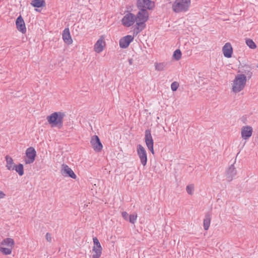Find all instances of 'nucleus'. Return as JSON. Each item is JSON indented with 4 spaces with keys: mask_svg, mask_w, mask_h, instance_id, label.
<instances>
[{
    "mask_svg": "<svg viewBox=\"0 0 258 258\" xmlns=\"http://www.w3.org/2000/svg\"><path fill=\"white\" fill-rule=\"evenodd\" d=\"M62 39L64 43L68 44H71L73 43V39L70 34L69 28H66L62 32Z\"/></svg>",
    "mask_w": 258,
    "mask_h": 258,
    "instance_id": "a211bd4d",
    "label": "nucleus"
},
{
    "mask_svg": "<svg viewBox=\"0 0 258 258\" xmlns=\"http://www.w3.org/2000/svg\"><path fill=\"white\" fill-rule=\"evenodd\" d=\"M139 11L135 15L136 22L141 23L143 24H146L149 17V14L145 9H138Z\"/></svg>",
    "mask_w": 258,
    "mask_h": 258,
    "instance_id": "39448f33",
    "label": "nucleus"
},
{
    "mask_svg": "<svg viewBox=\"0 0 258 258\" xmlns=\"http://www.w3.org/2000/svg\"><path fill=\"white\" fill-rule=\"evenodd\" d=\"M190 0H175L173 3L172 9L176 13L187 11L190 6Z\"/></svg>",
    "mask_w": 258,
    "mask_h": 258,
    "instance_id": "f03ea898",
    "label": "nucleus"
},
{
    "mask_svg": "<svg viewBox=\"0 0 258 258\" xmlns=\"http://www.w3.org/2000/svg\"><path fill=\"white\" fill-rule=\"evenodd\" d=\"M105 45L103 36H101L96 42L94 45V50L97 53H100L103 51Z\"/></svg>",
    "mask_w": 258,
    "mask_h": 258,
    "instance_id": "f3484780",
    "label": "nucleus"
},
{
    "mask_svg": "<svg viewBox=\"0 0 258 258\" xmlns=\"http://www.w3.org/2000/svg\"><path fill=\"white\" fill-rule=\"evenodd\" d=\"M45 237H46V240L48 241V242H51V234L47 232L46 234V235H45Z\"/></svg>",
    "mask_w": 258,
    "mask_h": 258,
    "instance_id": "f704fd0d",
    "label": "nucleus"
},
{
    "mask_svg": "<svg viewBox=\"0 0 258 258\" xmlns=\"http://www.w3.org/2000/svg\"><path fill=\"white\" fill-rule=\"evenodd\" d=\"M222 51L225 57H231L233 53V48L231 43L229 42L226 43L222 48Z\"/></svg>",
    "mask_w": 258,
    "mask_h": 258,
    "instance_id": "dca6fc26",
    "label": "nucleus"
},
{
    "mask_svg": "<svg viewBox=\"0 0 258 258\" xmlns=\"http://www.w3.org/2000/svg\"><path fill=\"white\" fill-rule=\"evenodd\" d=\"M60 173L64 177H68L73 179H76L77 176L73 170L66 164H62Z\"/></svg>",
    "mask_w": 258,
    "mask_h": 258,
    "instance_id": "f8f14e48",
    "label": "nucleus"
},
{
    "mask_svg": "<svg viewBox=\"0 0 258 258\" xmlns=\"http://www.w3.org/2000/svg\"><path fill=\"white\" fill-rule=\"evenodd\" d=\"M5 160L6 161V167L7 169L9 170H14V167L16 164L14 162L13 158L8 155L5 157Z\"/></svg>",
    "mask_w": 258,
    "mask_h": 258,
    "instance_id": "412c9836",
    "label": "nucleus"
},
{
    "mask_svg": "<svg viewBox=\"0 0 258 258\" xmlns=\"http://www.w3.org/2000/svg\"><path fill=\"white\" fill-rule=\"evenodd\" d=\"M246 82V77L245 74H238L234 80L232 91L235 93L239 92L244 88Z\"/></svg>",
    "mask_w": 258,
    "mask_h": 258,
    "instance_id": "7ed1b4c3",
    "label": "nucleus"
},
{
    "mask_svg": "<svg viewBox=\"0 0 258 258\" xmlns=\"http://www.w3.org/2000/svg\"><path fill=\"white\" fill-rule=\"evenodd\" d=\"M211 220V214L208 212L205 214L203 221L204 228L205 230H207L209 229L210 225Z\"/></svg>",
    "mask_w": 258,
    "mask_h": 258,
    "instance_id": "4be33fe9",
    "label": "nucleus"
},
{
    "mask_svg": "<svg viewBox=\"0 0 258 258\" xmlns=\"http://www.w3.org/2000/svg\"><path fill=\"white\" fill-rule=\"evenodd\" d=\"M5 196V194L3 191L0 190V199H3Z\"/></svg>",
    "mask_w": 258,
    "mask_h": 258,
    "instance_id": "c9c22d12",
    "label": "nucleus"
},
{
    "mask_svg": "<svg viewBox=\"0 0 258 258\" xmlns=\"http://www.w3.org/2000/svg\"><path fill=\"white\" fill-rule=\"evenodd\" d=\"M165 64L164 63H156L155 69L158 71H161L164 70Z\"/></svg>",
    "mask_w": 258,
    "mask_h": 258,
    "instance_id": "c756f323",
    "label": "nucleus"
},
{
    "mask_svg": "<svg viewBox=\"0 0 258 258\" xmlns=\"http://www.w3.org/2000/svg\"><path fill=\"white\" fill-rule=\"evenodd\" d=\"M179 87V83L177 82L172 83L171 85V88L173 91H176Z\"/></svg>",
    "mask_w": 258,
    "mask_h": 258,
    "instance_id": "473e14b6",
    "label": "nucleus"
},
{
    "mask_svg": "<svg viewBox=\"0 0 258 258\" xmlns=\"http://www.w3.org/2000/svg\"><path fill=\"white\" fill-rule=\"evenodd\" d=\"M146 27V24H143L141 23L136 22V25L134 26L133 30V36L134 37L137 36L139 33L142 32Z\"/></svg>",
    "mask_w": 258,
    "mask_h": 258,
    "instance_id": "aec40b11",
    "label": "nucleus"
},
{
    "mask_svg": "<svg viewBox=\"0 0 258 258\" xmlns=\"http://www.w3.org/2000/svg\"><path fill=\"white\" fill-rule=\"evenodd\" d=\"M12 248L0 246V251L5 255L10 254L12 253Z\"/></svg>",
    "mask_w": 258,
    "mask_h": 258,
    "instance_id": "c85d7f7f",
    "label": "nucleus"
},
{
    "mask_svg": "<svg viewBox=\"0 0 258 258\" xmlns=\"http://www.w3.org/2000/svg\"><path fill=\"white\" fill-rule=\"evenodd\" d=\"M137 151L142 164L145 166L147 162V155L145 149L141 145L139 144L137 147Z\"/></svg>",
    "mask_w": 258,
    "mask_h": 258,
    "instance_id": "1a4fd4ad",
    "label": "nucleus"
},
{
    "mask_svg": "<svg viewBox=\"0 0 258 258\" xmlns=\"http://www.w3.org/2000/svg\"><path fill=\"white\" fill-rule=\"evenodd\" d=\"M137 218V214H131L130 215L128 220L129 222L132 224H134L135 222L136 221Z\"/></svg>",
    "mask_w": 258,
    "mask_h": 258,
    "instance_id": "2f4dec72",
    "label": "nucleus"
},
{
    "mask_svg": "<svg viewBox=\"0 0 258 258\" xmlns=\"http://www.w3.org/2000/svg\"><path fill=\"white\" fill-rule=\"evenodd\" d=\"M90 144L95 152H100L102 150L103 145L99 138L97 136L94 135L92 137L90 141Z\"/></svg>",
    "mask_w": 258,
    "mask_h": 258,
    "instance_id": "9b49d317",
    "label": "nucleus"
},
{
    "mask_svg": "<svg viewBox=\"0 0 258 258\" xmlns=\"http://www.w3.org/2000/svg\"><path fill=\"white\" fill-rule=\"evenodd\" d=\"M136 6L138 9H145L147 11L153 10L155 4L154 1L151 0H137Z\"/></svg>",
    "mask_w": 258,
    "mask_h": 258,
    "instance_id": "20e7f679",
    "label": "nucleus"
},
{
    "mask_svg": "<svg viewBox=\"0 0 258 258\" xmlns=\"http://www.w3.org/2000/svg\"><path fill=\"white\" fill-rule=\"evenodd\" d=\"M121 215L124 220L128 221V219L130 215L126 212H122Z\"/></svg>",
    "mask_w": 258,
    "mask_h": 258,
    "instance_id": "72a5a7b5",
    "label": "nucleus"
},
{
    "mask_svg": "<svg viewBox=\"0 0 258 258\" xmlns=\"http://www.w3.org/2000/svg\"><path fill=\"white\" fill-rule=\"evenodd\" d=\"M16 28L22 34H25L27 31L24 19L21 15L17 17L16 20Z\"/></svg>",
    "mask_w": 258,
    "mask_h": 258,
    "instance_id": "4468645a",
    "label": "nucleus"
},
{
    "mask_svg": "<svg viewBox=\"0 0 258 258\" xmlns=\"http://www.w3.org/2000/svg\"><path fill=\"white\" fill-rule=\"evenodd\" d=\"M133 58H129L128 60V63L130 65H132L133 63Z\"/></svg>",
    "mask_w": 258,
    "mask_h": 258,
    "instance_id": "e433bc0d",
    "label": "nucleus"
},
{
    "mask_svg": "<svg viewBox=\"0 0 258 258\" xmlns=\"http://www.w3.org/2000/svg\"><path fill=\"white\" fill-rule=\"evenodd\" d=\"M93 242L94 246L92 250L95 253L92 255V258H99L102 254V248L101 245L96 237L93 238Z\"/></svg>",
    "mask_w": 258,
    "mask_h": 258,
    "instance_id": "6e6552de",
    "label": "nucleus"
},
{
    "mask_svg": "<svg viewBox=\"0 0 258 258\" xmlns=\"http://www.w3.org/2000/svg\"><path fill=\"white\" fill-rule=\"evenodd\" d=\"M134 39V36L130 35H127L121 38L119 41L120 47L121 48H127Z\"/></svg>",
    "mask_w": 258,
    "mask_h": 258,
    "instance_id": "ddd939ff",
    "label": "nucleus"
},
{
    "mask_svg": "<svg viewBox=\"0 0 258 258\" xmlns=\"http://www.w3.org/2000/svg\"><path fill=\"white\" fill-rule=\"evenodd\" d=\"M31 5L34 8H43L46 5L44 0H33L31 2Z\"/></svg>",
    "mask_w": 258,
    "mask_h": 258,
    "instance_id": "b1692460",
    "label": "nucleus"
},
{
    "mask_svg": "<svg viewBox=\"0 0 258 258\" xmlns=\"http://www.w3.org/2000/svg\"><path fill=\"white\" fill-rule=\"evenodd\" d=\"M181 51L180 49H177L175 50L173 54V57L176 60H179L181 57Z\"/></svg>",
    "mask_w": 258,
    "mask_h": 258,
    "instance_id": "bb28decb",
    "label": "nucleus"
},
{
    "mask_svg": "<svg viewBox=\"0 0 258 258\" xmlns=\"http://www.w3.org/2000/svg\"><path fill=\"white\" fill-rule=\"evenodd\" d=\"M251 70V69L249 66L245 65L242 68L240 72H241V74H245V76H247L248 79H249L252 75Z\"/></svg>",
    "mask_w": 258,
    "mask_h": 258,
    "instance_id": "5701e85b",
    "label": "nucleus"
},
{
    "mask_svg": "<svg viewBox=\"0 0 258 258\" xmlns=\"http://www.w3.org/2000/svg\"><path fill=\"white\" fill-rule=\"evenodd\" d=\"M26 156L24 161L26 164H31L34 162L36 156V152L33 147H29L26 151Z\"/></svg>",
    "mask_w": 258,
    "mask_h": 258,
    "instance_id": "9d476101",
    "label": "nucleus"
},
{
    "mask_svg": "<svg viewBox=\"0 0 258 258\" xmlns=\"http://www.w3.org/2000/svg\"><path fill=\"white\" fill-rule=\"evenodd\" d=\"M136 22L135 15L132 13H128L122 18L121 23L126 27L132 26Z\"/></svg>",
    "mask_w": 258,
    "mask_h": 258,
    "instance_id": "0eeeda50",
    "label": "nucleus"
},
{
    "mask_svg": "<svg viewBox=\"0 0 258 258\" xmlns=\"http://www.w3.org/2000/svg\"><path fill=\"white\" fill-rule=\"evenodd\" d=\"M252 128L249 125L243 126L241 128V134L243 139L247 140L250 138L252 134Z\"/></svg>",
    "mask_w": 258,
    "mask_h": 258,
    "instance_id": "2eb2a0df",
    "label": "nucleus"
},
{
    "mask_svg": "<svg viewBox=\"0 0 258 258\" xmlns=\"http://www.w3.org/2000/svg\"><path fill=\"white\" fill-rule=\"evenodd\" d=\"M65 115L63 112H54L47 116L46 119L51 127L57 126L60 129L63 126V120Z\"/></svg>",
    "mask_w": 258,
    "mask_h": 258,
    "instance_id": "f257e3e1",
    "label": "nucleus"
},
{
    "mask_svg": "<svg viewBox=\"0 0 258 258\" xmlns=\"http://www.w3.org/2000/svg\"><path fill=\"white\" fill-rule=\"evenodd\" d=\"M186 190L187 192L190 195H192L194 193V186L192 184L188 185L186 186Z\"/></svg>",
    "mask_w": 258,
    "mask_h": 258,
    "instance_id": "7c9ffc66",
    "label": "nucleus"
},
{
    "mask_svg": "<svg viewBox=\"0 0 258 258\" xmlns=\"http://www.w3.org/2000/svg\"><path fill=\"white\" fill-rule=\"evenodd\" d=\"M145 142L148 149L152 154H154V141L149 129L146 130L145 132Z\"/></svg>",
    "mask_w": 258,
    "mask_h": 258,
    "instance_id": "423d86ee",
    "label": "nucleus"
},
{
    "mask_svg": "<svg viewBox=\"0 0 258 258\" xmlns=\"http://www.w3.org/2000/svg\"><path fill=\"white\" fill-rule=\"evenodd\" d=\"M14 170H15L20 176L24 175V166L22 164L19 163L18 165H15L14 167Z\"/></svg>",
    "mask_w": 258,
    "mask_h": 258,
    "instance_id": "a878e982",
    "label": "nucleus"
},
{
    "mask_svg": "<svg viewBox=\"0 0 258 258\" xmlns=\"http://www.w3.org/2000/svg\"><path fill=\"white\" fill-rule=\"evenodd\" d=\"M246 45L251 49H255L256 48V45L255 42L251 39H247L246 40Z\"/></svg>",
    "mask_w": 258,
    "mask_h": 258,
    "instance_id": "cd10ccee",
    "label": "nucleus"
},
{
    "mask_svg": "<svg viewBox=\"0 0 258 258\" xmlns=\"http://www.w3.org/2000/svg\"><path fill=\"white\" fill-rule=\"evenodd\" d=\"M236 170L234 164H231L226 171V176L229 181L232 180L233 177L236 174Z\"/></svg>",
    "mask_w": 258,
    "mask_h": 258,
    "instance_id": "6ab92c4d",
    "label": "nucleus"
},
{
    "mask_svg": "<svg viewBox=\"0 0 258 258\" xmlns=\"http://www.w3.org/2000/svg\"><path fill=\"white\" fill-rule=\"evenodd\" d=\"M14 240L11 238H6L1 242V245H7L11 248L14 246Z\"/></svg>",
    "mask_w": 258,
    "mask_h": 258,
    "instance_id": "393cba45",
    "label": "nucleus"
}]
</instances>
